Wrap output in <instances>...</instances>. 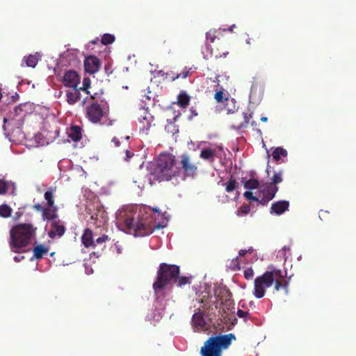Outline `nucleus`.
<instances>
[{
    "instance_id": "39448f33",
    "label": "nucleus",
    "mask_w": 356,
    "mask_h": 356,
    "mask_svg": "<svg viewBox=\"0 0 356 356\" xmlns=\"http://www.w3.org/2000/svg\"><path fill=\"white\" fill-rule=\"evenodd\" d=\"M236 340L234 334H218L209 337L201 348V356H222V350L228 348Z\"/></svg>"
},
{
    "instance_id": "c03bdc74",
    "label": "nucleus",
    "mask_w": 356,
    "mask_h": 356,
    "mask_svg": "<svg viewBox=\"0 0 356 356\" xmlns=\"http://www.w3.org/2000/svg\"><path fill=\"white\" fill-rule=\"evenodd\" d=\"M191 115L188 117L190 120H191L193 118L196 117L198 115V113L196 110V108L193 106L191 107L190 108Z\"/></svg>"
},
{
    "instance_id": "603ef678",
    "label": "nucleus",
    "mask_w": 356,
    "mask_h": 356,
    "mask_svg": "<svg viewBox=\"0 0 356 356\" xmlns=\"http://www.w3.org/2000/svg\"><path fill=\"white\" fill-rule=\"evenodd\" d=\"M113 142H114L115 143L116 146L119 145L120 142L118 141V140L116 138H114L113 139Z\"/></svg>"
},
{
    "instance_id": "de8ad7c7",
    "label": "nucleus",
    "mask_w": 356,
    "mask_h": 356,
    "mask_svg": "<svg viewBox=\"0 0 356 356\" xmlns=\"http://www.w3.org/2000/svg\"><path fill=\"white\" fill-rule=\"evenodd\" d=\"M238 257H236L235 258V262L236 263V267L233 268L234 270H239L240 269V266H239V264H238Z\"/></svg>"
},
{
    "instance_id": "9b49d317",
    "label": "nucleus",
    "mask_w": 356,
    "mask_h": 356,
    "mask_svg": "<svg viewBox=\"0 0 356 356\" xmlns=\"http://www.w3.org/2000/svg\"><path fill=\"white\" fill-rule=\"evenodd\" d=\"M66 231L64 222L60 220H54L51 223V228L48 232V236L50 238H55L56 237L60 238L63 236Z\"/></svg>"
},
{
    "instance_id": "4be33fe9",
    "label": "nucleus",
    "mask_w": 356,
    "mask_h": 356,
    "mask_svg": "<svg viewBox=\"0 0 356 356\" xmlns=\"http://www.w3.org/2000/svg\"><path fill=\"white\" fill-rule=\"evenodd\" d=\"M69 137L73 141H79L82 138L81 129L79 126H73L71 127L70 131L69 132Z\"/></svg>"
},
{
    "instance_id": "cd10ccee",
    "label": "nucleus",
    "mask_w": 356,
    "mask_h": 356,
    "mask_svg": "<svg viewBox=\"0 0 356 356\" xmlns=\"http://www.w3.org/2000/svg\"><path fill=\"white\" fill-rule=\"evenodd\" d=\"M225 185V191L231 193L238 188V183L235 179H230Z\"/></svg>"
},
{
    "instance_id": "7c9ffc66",
    "label": "nucleus",
    "mask_w": 356,
    "mask_h": 356,
    "mask_svg": "<svg viewBox=\"0 0 356 356\" xmlns=\"http://www.w3.org/2000/svg\"><path fill=\"white\" fill-rule=\"evenodd\" d=\"M216 38V30H210L206 33V44L208 45L209 43H212L215 41Z\"/></svg>"
},
{
    "instance_id": "9d476101",
    "label": "nucleus",
    "mask_w": 356,
    "mask_h": 356,
    "mask_svg": "<svg viewBox=\"0 0 356 356\" xmlns=\"http://www.w3.org/2000/svg\"><path fill=\"white\" fill-rule=\"evenodd\" d=\"M81 77L74 70L66 72L63 77V83L65 87L76 89L80 83Z\"/></svg>"
},
{
    "instance_id": "6e6552de",
    "label": "nucleus",
    "mask_w": 356,
    "mask_h": 356,
    "mask_svg": "<svg viewBox=\"0 0 356 356\" xmlns=\"http://www.w3.org/2000/svg\"><path fill=\"white\" fill-rule=\"evenodd\" d=\"M106 114L104 108L97 102H92L86 108V118L94 124L100 122Z\"/></svg>"
},
{
    "instance_id": "2f4dec72",
    "label": "nucleus",
    "mask_w": 356,
    "mask_h": 356,
    "mask_svg": "<svg viewBox=\"0 0 356 356\" xmlns=\"http://www.w3.org/2000/svg\"><path fill=\"white\" fill-rule=\"evenodd\" d=\"M115 40V37L113 35L109 34V33H105L102 39L101 42L104 45H108L111 43H113Z\"/></svg>"
},
{
    "instance_id": "6ab92c4d",
    "label": "nucleus",
    "mask_w": 356,
    "mask_h": 356,
    "mask_svg": "<svg viewBox=\"0 0 356 356\" xmlns=\"http://www.w3.org/2000/svg\"><path fill=\"white\" fill-rule=\"evenodd\" d=\"M91 81L89 77H84L83 79V86L81 87L78 88L79 91H83L86 94L90 96L92 99H95L96 96L97 95V92L92 93L89 89L90 88Z\"/></svg>"
},
{
    "instance_id": "a19ab883",
    "label": "nucleus",
    "mask_w": 356,
    "mask_h": 356,
    "mask_svg": "<svg viewBox=\"0 0 356 356\" xmlns=\"http://www.w3.org/2000/svg\"><path fill=\"white\" fill-rule=\"evenodd\" d=\"M223 95H224L223 92L222 90H219L215 93L214 98L218 102H223Z\"/></svg>"
},
{
    "instance_id": "5fc2aeb1",
    "label": "nucleus",
    "mask_w": 356,
    "mask_h": 356,
    "mask_svg": "<svg viewBox=\"0 0 356 356\" xmlns=\"http://www.w3.org/2000/svg\"><path fill=\"white\" fill-rule=\"evenodd\" d=\"M150 210L152 211H154L155 213H159V209L158 208H154L152 210L150 209Z\"/></svg>"
},
{
    "instance_id": "c9c22d12",
    "label": "nucleus",
    "mask_w": 356,
    "mask_h": 356,
    "mask_svg": "<svg viewBox=\"0 0 356 356\" xmlns=\"http://www.w3.org/2000/svg\"><path fill=\"white\" fill-rule=\"evenodd\" d=\"M27 106L26 104H19L16 106L14 108L15 115L18 116L22 115V113H26V111L24 109Z\"/></svg>"
},
{
    "instance_id": "58836bf2",
    "label": "nucleus",
    "mask_w": 356,
    "mask_h": 356,
    "mask_svg": "<svg viewBox=\"0 0 356 356\" xmlns=\"http://www.w3.org/2000/svg\"><path fill=\"white\" fill-rule=\"evenodd\" d=\"M108 239L109 238L107 235L103 234L102 236H99L95 241V246L105 243L107 241H108Z\"/></svg>"
},
{
    "instance_id": "3c124183",
    "label": "nucleus",
    "mask_w": 356,
    "mask_h": 356,
    "mask_svg": "<svg viewBox=\"0 0 356 356\" xmlns=\"http://www.w3.org/2000/svg\"><path fill=\"white\" fill-rule=\"evenodd\" d=\"M21 216H22L21 213L16 212L15 215V220H17Z\"/></svg>"
},
{
    "instance_id": "a18cd8bd",
    "label": "nucleus",
    "mask_w": 356,
    "mask_h": 356,
    "mask_svg": "<svg viewBox=\"0 0 356 356\" xmlns=\"http://www.w3.org/2000/svg\"><path fill=\"white\" fill-rule=\"evenodd\" d=\"M45 207H42L41 204H35L33 206V209L38 211H42V213H43V211L44 209H45Z\"/></svg>"
},
{
    "instance_id": "4c0bfd02",
    "label": "nucleus",
    "mask_w": 356,
    "mask_h": 356,
    "mask_svg": "<svg viewBox=\"0 0 356 356\" xmlns=\"http://www.w3.org/2000/svg\"><path fill=\"white\" fill-rule=\"evenodd\" d=\"M243 195L245 198H247L249 200L259 202V195L257 197L254 196V195H253V193L250 191H245Z\"/></svg>"
},
{
    "instance_id": "13d9d810",
    "label": "nucleus",
    "mask_w": 356,
    "mask_h": 356,
    "mask_svg": "<svg viewBox=\"0 0 356 356\" xmlns=\"http://www.w3.org/2000/svg\"><path fill=\"white\" fill-rule=\"evenodd\" d=\"M283 249H284V250H289V248H286V246H284V247L283 248Z\"/></svg>"
},
{
    "instance_id": "bf43d9fd",
    "label": "nucleus",
    "mask_w": 356,
    "mask_h": 356,
    "mask_svg": "<svg viewBox=\"0 0 356 356\" xmlns=\"http://www.w3.org/2000/svg\"><path fill=\"white\" fill-rule=\"evenodd\" d=\"M54 254H55V252H51V253L50 254V256H51V257H53V256L54 255Z\"/></svg>"
},
{
    "instance_id": "f03ea898",
    "label": "nucleus",
    "mask_w": 356,
    "mask_h": 356,
    "mask_svg": "<svg viewBox=\"0 0 356 356\" xmlns=\"http://www.w3.org/2000/svg\"><path fill=\"white\" fill-rule=\"evenodd\" d=\"M286 273L280 269L273 268L266 270L261 275L257 277L254 282L253 295L257 298H261L266 294V289L274 284V291L283 289L286 294L289 293V282L286 280Z\"/></svg>"
},
{
    "instance_id": "aec40b11",
    "label": "nucleus",
    "mask_w": 356,
    "mask_h": 356,
    "mask_svg": "<svg viewBox=\"0 0 356 356\" xmlns=\"http://www.w3.org/2000/svg\"><path fill=\"white\" fill-rule=\"evenodd\" d=\"M191 100V97L185 91H181L177 96V104L181 108H186Z\"/></svg>"
},
{
    "instance_id": "c756f323",
    "label": "nucleus",
    "mask_w": 356,
    "mask_h": 356,
    "mask_svg": "<svg viewBox=\"0 0 356 356\" xmlns=\"http://www.w3.org/2000/svg\"><path fill=\"white\" fill-rule=\"evenodd\" d=\"M174 283L177 284V286L181 287L187 284H190V278L185 276L179 277L176 278V280L174 281Z\"/></svg>"
},
{
    "instance_id": "0eeeda50",
    "label": "nucleus",
    "mask_w": 356,
    "mask_h": 356,
    "mask_svg": "<svg viewBox=\"0 0 356 356\" xmlns=\"http://www.w3.org/2000/svg\"><path fill=\"white\" fill-rule=\"evenodd\" d=\"M199 161L195 162L188 154H183L179 156V170L183 171L184 177L193 178L197 171V164Z\"/></svg>"
},
{
    "instance_id": "1a4fd4ad",
    "label": "nucleus",
    "mask_w": 356,
    "mask_h": 356,
    "mask_svg": "<svg viewBox=\"0 0 356 356\" xmlns=\"http://www.w3.org/2000/svg\"><path fill=\"white\" fill-rule=\"evenodd\" d=\"M277 191L278 187L277 186L266 184L264 186L263 189H261L258 193L259 203L263 206L266 205L271 200L274 198Z\"/></svg>"
},
{
    "instance_id": "680f3d73",
    "label": "nucleus",
    "mask_w": 356,
    "mask_h": 356,
    "mask_svg": "<svg viewBox=\"0 0 356 356\" xmlns=\"http://www.w3.org/2000/svg\"><path fill=\"white\" fill-rule=\"evenodd\" d=\"M234 26H235V25H232V26H231V28H230V30H232V28H233V27H234Z\"/></svg>"
},
{
    "instance_id": "052dcab7",
    "label": "nucleus",
    "mask_w": 356,
    "mask_h": 356,
    "mask_svg": "<svg viewBox=\"0 0 356 356\" xmlns=\"http://www.w3.org/2000/svg\"><path fill=\"white\" fill-rule=\"evenodd\" d=\"M227 54H228V52H226V53L223 54L224 56H226Z\"/></svg>"
},
{
    "instance_id": "473e14b6",
    "label": "nucleus",
    "mask_w": 356,
    "mask_h": 356,
    "mask_svg": "<svg viewBox=\"0 0 356 356\" xmlns=\"http://www.w3.org/2000/svg\"><path fill=\"white\" fill-rule=\"evenodd\" d=\"M282 181V172L280 171L274 174L273 177L271 179V182L268 184H272V186H276V184H280Z\"/></svg>"
},
{
    "instance_id": "79ce46f5",
    "label": "nucleus",
    "mask_w": 356,
    "mask_h": 356,
    "mask_svg": "<svg viewBox=\"0 0 356 356\" xmlns=\"http://www.w3.org/2000/svg\"><path fill=\"white\" fill-rule=\"evenodd\" d=\"M253 252H254L253 248L250 247L248 250H240L238 252V254L241 257H244L247 253L252 254Z\"/></svg>"
},
{
    "instance_id": "09e8293b",
    "label": "nucleus",
    "mask_w": 356,
    "mask_h": 356,
    "mask_svg": "<svg viewBox=\"0 0 356 356\" xmlns=\"http://www.w3.org/2000/svg\"><path fill=\"white\" fill-rule=\"evenodd\" d=\"M132 156H133V154L131 152H129V150L126 151L127 159L131 158Z\"/></svg>"
},
{
    "instance_id": "dca6fc26",
    "label": "nucleus",
    "mask_w": 356,
    "mask_h": 356,
    "mask_svg": "<svg viewBox=\"0 0 356 356\" xmlns=\"http://www.w3.org/2000/svg\"><path fill=\"white\" fill-rule=\"evenodd\" d=\"M81 243L85 248H95V243L93 239V233L91 229H86L81 236Z\"/></svg>"
},
{
    "instance_id": "ddd939ff",
    "label": "nucleus",
    "mask_w": 356,
    "mask_h": 356,
    "mask_svg": "<svg viewBox=\"0 0 356 356\" xmlns=\"http://www.w3.org/2000/svg\"><path fill=\"white\" fill-rule=\"evenodd\" d=\"M289 202L286 200L277 201L272 204L270 207V213L281 215L289 210Z\"/></svg>"
},
{
    "instance_id": "f704fd0d",
    "label": "nucleus",
    "mask_w": 356,
    "mask_h": 356,
    "mask_svg": "<svg viewBox=\"0 0 356 356\" xmlns=\"http://www.w3.org/2000/svg\"><path fill=\"white\" fill-rule=\"evenodd\" d=\"M243 115L244 120L243 122H241L240 124V125L238 126V128H243V127H247V125L248 124V123L250 122V120L252 118V113H243Z\"/></svg>"
},
{
    "instance_id": "393cba45",
    "label": "nucleus",
    "mask_w": 356,
    "mask_h": 356,
    "mask_svg": "<svg viewBox=\"0 0 356 356\" xmlns=\"http://www.w3.org/2000/svg\"><path fill=\"white\" fill-rule=\"evenodd\" d=\"M44 197L47 200V207H52L54 206V190L52 188H50V190L44 193Z\"/></svg>"
},
{
    "instance_id": "20e7f679",
    "label": "nucleus",
    "mask_w": 356,
    "mask_h": 356,
    "mask_svg": "<svg viewBox=\"0 0 356 356\" xmlns=\"http://www.w3.org/2000/svg\"><path fill=\"white\" fill-rule=\"evenodd\" d=\"M37 227L31 223H19L10 230L9 244L13 252H17L26 247L35 236Z\"/></svg>"
},
{
    "instance_id": "49530a36",
    "label": "nucleus",
    "mask_w": 356,
    "mask_h": 356,
    "mask_svg": "<svg viewBox=\"0 0 356 356\" xmlns=\"http://www.w3.org/2000/svg\"><path fill=\"white\" fill-rule=\"evenodd\" d=\"M188 76V72H185L183 74H178L176 76H172V80H175L179 77L181 76L182 78H186Z\"/></svg>"
},
{
    "instance_id": "e433bc0d",
    "label": "nucleus",
    "mask_w": 356,
    "mask_h": 356,
    "mask_svg": "<svg viewBox=\"0 0 356 356\" xmlns=\"http://www.w3.org/2000/svg\"><path fill=\"white\" fill-rule=\"evenodd\" d=\"M8 190V184L3 179H0V195L6 194Z\"/></svg>"
},
{
    "instance_id": "c85d7f7f",
    "label": "nucleus",
    "mask_w": 356,
    "mask_h": 356,
    "mask_svg": "<svg viewBox=\"0 0 356 356\" xmlns=\"http://www.w3.org/2000/svg\"><path fill=\"white\" fill-rule=\"evenodd\" d=\"M259 183L258 180L255 179H250L244 182V187L250 190L256 189L259 187Z\"/></svg>"
},
{
    "instance_id": "8fccbe9b",
    "label": "nucleus",
    "mask_w": 356,
    "mask_h": 356,
    "mask_svg": "<svg viewBox=\"0 0 356 356\" xmlns=\"http://www.w3.org/2000/svg\"><path fill=\"white\" fill-rule=\"evenodd\" d=\"M18 98H19V95L17 93H15L14 95L12 96L13 102H16Z\"/></svg>"
},
{
    "instance_id": "4d7b16f0",
    "label": "nucleus",
    "mask_w": 356,
    "mask_h": 356,
    "mask_svg": "<svg viewBox=\"0 0 356 356\" xmlns=\"http://www.w3.org/2000/svg\"><path fill=\"white\" fill-rule=\"evenodd\" d=\"M8 121V119L6 118H3V122L4 124L6 123V122Z\"/></svg>"
},
{
    "instance_id": "f8f14e48",
    "label": "nucleus",
    "mask_w": 356,
    "mask_h": 356,
    "mask_svg": "<svg viewBox=\"0 0 356 356\" xmlns=\"http://www.w3.org/2000/svg\"><path fill=\"white\" fill-rule=\"evenodd\" d=\"M100 67V60L95 56H89L84 60V68L86 72L95 74Z\"/></svg>"
},
{
    "instance_id": "7ed1b4c3",
    "label": "nucleus",
    "mask_w": 356,
    "mask_h": 356,
    "mask_svg": "<svg viewBox=\"0 0 356 356\" xmlns=\"http://www.w3.org/2000/svg\"><path fill=\"white\" fill-rule=\"evenodd\" d=\"M180 170L176 165L175 156L170 153L159 155L156 163L150 168V175L159 181H170L179 175Z\"/></svg>"
},
{
    "instance_id": "72a5a7b5",
    "label": "nucleus",
    "mask_w": 356,
    "mask_h": 356,
    "mask_svg": "<svg viewBox=\"0 0 356 356\" xmlns=\"http://www.w3.org/2000/svg\"><path fill=\"white\" fill-rule=\"evenodd\" d=\"M250 211V205L249 204H243L241 206L236 212V214L238 216H241L243 215H247Z\"/></svg>"
},
{
    "instance_id": "a211bd4d",
    "label": "nucleus",
    "mask_w": 356,
    "mask_h": 356,
    "mask_svg": "<svg viewBox=\"0 0 356 356\" xmlns=\"http://www.w3.org/2000/svg\"><path fill=\"white\" fill-rule=\"evenodd\" d=\"M67 102L70 104H74L81 98L80 91L78 88L73 90H67L66 92Z\"/></svg>"
},
{
    "instance_id": "6e6d98bb",
    "label": "nucleus",
    "mask_w": 356,
    "mask_h": 356,
    "mask_svg": "<svg viewBox=\"0 0 356 356\" xmlns=\"http://www.w3.org/2000/svg\"><path fill=\"white\" fill-rule=\"evenodd\" d=\"M270 168V165H268L267 168H266V172H267L268 175H269Z\"/></svg>"
},
{
    "instance_id": "412c9836",
    "label": "nucleus",
    "mask_w": 356,
    "mask_h": 356,
    "mask_svg": "<svg viewBox=\"0 0 356 356\" xmlns=\"http://www.w3.org/2000/svg\"><path fill=\"white\" fill-rule=\"evenodd\" d=\"M200 158L209 162H213L216 156V151L209 148L202 149L200 154Z\"/></svg>"
},
{
    "instance_id": "4468645a",
    "label": "nucleus",
    "mask_w": 356,
    "mask_h": 356,
    "mask_svg": "<svg viewBox=\"0 0 356 356\" xmlns=\"http://www.w3.org/2000/svg\"><path fill=\"white\" fill-rule=\"evenodd\" d=\"M192 323L195 331L199 332L203 330L206 325V322L202 312H195L192 318Z\"/></svg>"
},
{
    "instance_id": "5701e85b",
    "label": "nucleus",
    "mask_w": 356,
    "mask_h": 356,
    "mask_svg": "<svg viewBox=\"0 0 356 356\" xmlns=\"http://www.w3.org/2000/svg\"><path fill=\"white\" fill-rule=\"evenodd\" d=\"M225 109L227 114L234 113L237 108L236 106V102L234 99H229L228 97L225 98Z\"/></svg>"
},
{
    "instance_id": "37998d69",
    "label": "nucleus",
    "mask_w": 356,
    "mask_h": 356,
    "mask_svg": "<svg viewBox=\"0 0 356 356\" xmlns=\"http://www.w3.org/2000/svg\"><path fill=\"white\" fill-rule=\"evenodd\" d=\"M249 315L250 313L248 312L243 311L242 309H238L237 311V316L240 318H247Z\"/></svg>"
},
{
    "instance_id": "f3484780",
    "label": "nucleus",
    "mask_w": 356,
    "mask_h": 356,
    "mask_svg": "<svg viewBox=\"0 0 356 356\" xmlns=\"http://www.w3.org/2000/svg\"><path fill=\"white\" fill-rule=\"evenodd\" d=\"M49 252V248L43 244L35 245L33 249V257L37 260H40Z\"/></svg>"
},
{
    "instance_id": "864d4df0",
    "label": "nucleus",
    "mask_w": 356,
    "mask_h": 356,
    "mask_svg": "<svg viewBox=\"0 0 356 356\" xmlns=\"http://www.w3.org/2000/svg\"><path fill=\"white\" fill-rule=\"evenodd\" d=\"M261 120L262 122H267V121H268V118H267L266 117H261Z\"/></svg>"
},
{
    "instance_id": "2eb2a0df",
    "label": "nucleus",
    "mask_w": 356,
    "mask_h": 356,
    "mask_svg": "<svg viewBox=\"0 0 356 356\" xmlns=\"http://www.w3.org/2000/svg\"><path fill=\"white\" fill-rule=\"evenodd\" d=\"M42 217L44 220L51 221L57 220L58 219V207L53 206L52 207H46L45 209L42 213Z\"/></svg>"
},
{
    "instance_id": "bb28decb",
    "label": "nucleus",
    "mask_w": 356,
    "mask_h": 356,
    "mask_svg": "<svg viewBox=\"0 0 356 356\" xmlns=\"http://www.w3.org/2000/svg\"><path fill=\"white\" fill-rule=\"evenodd\" d=\"M13 209L7 204L0 205V216L8 218L11 216Z\"/></svg>"
},
{
    "instance_id": "f257e3e1",
    "label": "nucleus",
    "mask_w": 356,
    "mask_h": 356,
    "mask_svg": "<svg viewBox=\"0 0 356 356\" xmlns=\"http://www.w3.org/2000/svg\"><path fill=\"white\" fill-rule=\"evenodd\" d=\"M117 222L122 229L135 236H145L151 234L154 229L164 226L156 223L152 215L149 207H141L139 211L125 209L117 214Z\"/></svg>"
},
{
    "instance_id": "ea45409f",
    "label": "nucleus",
    "mask_w": 356,
    "mask_h": 356,
    "mask_svg": "<svg viewBox=\"0 0 356 356\" xmlns=\"http://www.w3.org/2000/svg\"><path fill=\"white\" fill-rule=\"evenodd\" d=\"M243 275L246 280H250L254 276V270L251 268H247L244 270Z\"/></svg>"
},
{
    "instance_id": "423d86ee",
    "label": "nucleus",
    "mask_w": 356,
    "mask_h": 356,
    "mask_svg": "<svg viewBox=\"0 0 356 356\" xmlns=\"http://www.w3.org/2000/svg\"><path fill=\"white\" fill-rule=\"evenodd\" d=\"M179 267L177 265L161 263L157 271L156 280L153 284L155 293H159L168 285L174 283L179 275Z\"/></svg>"
},
{
    "instance_id": "b1692460",
    "label": "nucleus",
    "mask_w": 356,
    "mask_h": 356,
    "mask_svg": "<svg viewBox=\"0 0 356 356\" xmlns=\"http://www.w3.org/2000/svg\"><path fill=\"white\" fill-rule=\"evenodd\" d=\"M287 154V151L281 147H276L272 153L273 158L276 161H280L281 156L286 157Z\"/></svg>"
},
{
    "instance_id": "a878e982",
    "label": "nucleus",
    "mask_w": 356,
    "mask_h": 356,
    "mask_svg": "<svg viewBox=\"0 0 356 356\" xmlns=\"http://www.w3.org/2000/svg\"><path fill=\"white\" fill-rule=\"evenodd\" d=\"M24 60L26 63L27 67H35L38 62V58L36 55H29L27 57L24 58Z\"/></svg>"
}]
</instances>
